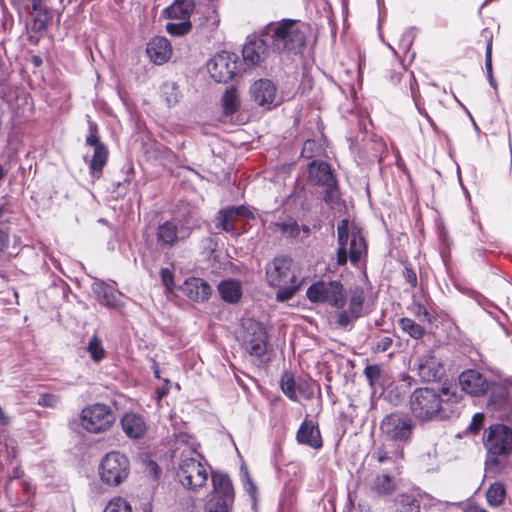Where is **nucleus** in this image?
I'll return each instance as SVG.
<instances>
[{
  "label": "nucleus",
  "mask_w": 512,
  "mask_h": 512,
  "mask_svg": "<svg viewBox=\"0 0 512 512\" xmlns=\"http://www.w3.org/2000/svg\"><path fill=\"white\" fill-rule=\"evenodd\" d=\"M307 298L313 303H328L339 309L336 313V323L342 327H348L353 321L362 316L365 293L361 287L352 289L348 296V308L344 309L347 294L343 285L336 280L317 281L306 291Z\"/></svg>",
  "instance_id": "obj_1"
},
{
  "label": "nucleus",
  "mask_w": 512,
  "mask_h": 512,
  "mask_svg": "<svg viewBox=\"0 0 512 512\" xmlns=\"http://www.w3.org/2000/svg\"><path fill=\"white\" fill-rule=\"evenodd\" d=\"M415 423L406 413L393 412L380 423L383 443L372 452V458L379 464H395L404 456V447L411 442Z\"/></svg>",
  "instance_id": "obj_2"
},
{
  "label": "nucleus",
  "mask_w": 512,
  "mask_h": 512,
  "mask_svg": "<svg viewBox=\"0 0 512 512\" xmlns=\"http://www.w3.org/2000/svg\"><path fill=\"white\" fill-rule=\"evenodd\" d=\"M483 444L487 451L486 472L494 476L506 474L512 467V429L503 424L491 425L484 433Z\"/></svg>",
  "instance_id": "obj_3"
},
{
  "label": "nucleus",
  "mask_w": 512,
  "mask_h": 512,
  "mask_svg": "<svg viewBox=\"0 0 512 512\" xmlns=\"http://www.w3.org/2000/svg\"><path fill=\"white\" fill-rule=\"evenodd\" d=\"M338 244L337 263L345 265L348 258L353 264H357L366 254L367 246L358 226L350 225L348 219H342L337 226Z\"/></svg>",
  "instance_id": "obj_4"
},
{
  "label": "nucleus",
  "mask_w": 512,
  "mask_h": 512,
  "mask_svg": "<svg viewBox=\"0 0 512 512\" xmlns=\"http://www.w3.org/2000/svg\"><path fill=\"white\" fill-rule=\"evenodd\" d=\"M265 33L271 37L274 48L279 52L297 53L306 42L302 24L291 19L283 20L280 23H270L266 26Z\"/></svg>",
  "instance_id": "obj_5"
},
{
  "label": "nucleus",
  "mask_w": 512,
  "mask_h": 512,
  "mask_svg": "<svg viewBox=\"0 0 512 512\" xmlns=\"http://www.w3.org/2000/svg\"><path fill=\"white\" fill-rule=\"evenodd\" d=\"M410 409L420 422L446 417L441 395L431 388H418L410 396Z\"/></svg>",
  "instance_id": "obj_6"
},
{
  "label": "nucleus",
  "mask_w": 512,
  "mask_h": 512,
  "mask_svg": "<svg viewBox=\"0 0 512 512\" xmlns=\"http://www.w3.org/2000/svg\"><path fill=\"white\" fill-rule=\"evenodd\" d=\"M202 457L195 450L183 452L178 464L177 477L183 487L196 491L205 486L208 471Z\"/></svg>",
  "instance_id": "obj_7"
},
{
  "label": "nucleus",
  "mask_w": 512,
  "mask_h": 512,
  "mask_svg": "<svg viewBox=\"0 0 512 512\" xmlns=\"http://www.w3.org/2000/svg\"><path fill=\"white\" fill-rule=\"evenodd\" d=\"M130 473L129 459L118 451L107 453L101 460L99 475L103 483L117 487L123 483Z\"/></svg>",
  "instance_id": "obj_8"
},
{
  "label": "nucleus",
  "mask_w": 512,
  "mask_h": 512,
  "mask_svg": "<svg viewBox=\"0 0 512 512\" xmlns=\"http://www.w3.org/2000/svg\"><path fill=\"white\" fill-rule=\"evenodd\" d=\"M309 182L324 188L323 200L330 207H335L340 201V192L330 166L326 162L312 161L309 164Z\"/></svg>",
  "instance_id": "obj_9"
},
{
  "label": "nucleus",
  "mask_w": 512,
  "mask_h": 512,
  "mask_svg": "<svg viewBox=\"0 0 512 512\" xmlns=\"http://www.w3.org/2000/svg\"><path fill=\"white\" fill-rule=\"evenodd\" d=\"M114 422L115 415L106 404L90 405L81 412V426L91 433L105 432Z\"/></svg>",
  "instance_id": "obj_10"
},
{
  "label": "nucleus",
  "mask_w": 512,
  "mask_h": 512,
  "mask_svg": "<svg viewBox=\"0 0 512 512\" xmlns=\"http://www.w3.org/2000/svg\"><path fill=\"white\" fill-rule=\"evenodd\" d=\"M191 227L181 219L167 220L158 225L156 231L157 243L162 248H171L179 241L188 239Z\"/></svg>",
  "instance_id": "obj_11"
},
{
  "label": "nucleus",
  "mask_w": 512,
  "mask_h": 512,
  "mask_svg": "<svg viewBox=\"0 0 512 512\" xmlns=\"http://www.w3.org/2000/svg\"><path fill=\"white\" fill-rule=\"evenodd\" d=\"M243 332L241 338L245 350L251 355L262 356L267 349V334L261 323L246 319L242 323Z\"/></svg>",
  "instance_id": "obj_12"
},
{
  "label": "nucleus",
  "mask_w": 512,
  "mask_h": 512,
  "mask_svg": "<svg viewBox=\"0 0 512 512\" xmlns=\"http://www.w3.org/2000/svg\"><path fill=\"white\" fill-rule=\"evenodd\" d=\"M207 69L215 81L227 82L231 80L237 72V57L233 53L222 51L209 60Z\"/></svg>",
  "instance_id": "obj_13"
},
{
  "label": "nucleus",
  "mask_w": 512,
  "mask_h": 512,
  "mask_svg": "<svg viewBox=\"0 0 512 512\" xmlns=\"http://www.w3.org/2000/svg\"><path fill=\"white\" fill-rule=\"evenodd\" d=\"M266 279L270 286L282 287L293 284L296 276L292 270V260L288 257H276L266 266Z\"/></svg>",
  "instance_id": "obj_14"
},
{
  "label": "nucleus",
  "mask_w": 512,
  "mask_h": 512,
  "mask_svg": "<svg viewBox=\"0 0 512 512\" xmlns=\"http://www.w3.org/2000/svg\"><path fill=\"white\" fill-rule=\"evenodd\" d=\"M90 134L86 138V144L94 148L91 160L88 162L90 174L93 178L99 179L102 170L108 161L109 152L104 143H102L97 135V125L89 122Z\"/></svg>",
  "instance_id": "obj_15"
},
{
  "label": "nucleus",
  "mask_w": 512,
  "mask_h": 512,
  "mask_svg": "<svg viewBox=\"0 0 512 512\" xmlns=\"http://www.w3.org/2000/svg\"><path fill=\"white\" fill-rule=\"evenodd\" d=\"M250 210L244 206L238 207H227L217 212L214 223L215 227L221 231L230 233L231 235H237L238 231L236 224L241 217L250 216Z\"/></svg>",
  "instance_id": "obj_16"
},
{
  "label": "nucleus",
  "mask_w": 512,
  "mask_h": 512,
  "mask_svg": "<svg viewBox=\"0 0 512 512\" xmlns=\"http://www.w3.org/2000/svg\"><path fill=\"white\" fill-rule=\"evenodd\" d=\"M253 100L261 107L271 109L279 104L277 88L269 79H259L250 87Z\"/></svg>",
  "instance_id": "obj_17"
},
{
  "label": "nucleus",
  "mask_w": 512,
  "mask_h": 512,
  "mask_svg": "<svg viewBox=\"0 0 512 512\" xmlns=\"http://www.w3.org/2000/svg\"><path fill=\"white\" fill-rule=\"evenodd\" d=\"M212 485L213 492L210 500H215L223 507L232 508L234 489L229 476L224 473H213Z\"/></svg>",
  "instance_id": "obj_18"
},
{
  "label": "nucleus",
  "mask_w": 512,
  "mask_h": 512,
  "mask_svg": "<svg viewBox=\"0 0 512 512\" xmlns=\"http://www.w3.org/2000/svg\"><path fill=\"white\" fill-rule=\"evenodd\" d=\"M461 389L471 396H480L489 391L490 382L477 370H466L459 376Z\"/></svg>",
  "instance_id": "obj_19"
},
{
  "label": "nucleus",
  "mask_w": 512,
  "mask_h": 512,
  "mask_svg": "<svg viewBox=\"0 0 512 512\" xmlns=\"http://www.w3.org/2000/svg\"><path fill=\"white\" fill-rule=\"evenodd\" d=\"M268 44L260 38L249 40L243 47L242 55L247 65L256 66L263 63L269 56Z\"/></svg>",
  "instance_id": "obj_20"
},
{
  "label": "nucleus",
  "mask_w": 512,
  "mask_h": 512,
  "mask_svg": "<svg viewBox=\"0 0 512 512\" xmlns=\"http://www.w3.org/2000/svg\"><path fill=\"white\" fill-rule=\"evenodd\" d=\"M418 374L423 381L438 380L443 375V367L439 360L430 354L423 355L417 360Z\"/></svg>",
  "instance_id": "obj_21"
},
{
  "label": "nucleus",
  "mask_w": 512,
  "mask_h": 512,
  "mask_svg": "<svg viewBox=\"0 0 512 512\" xmlns=\"http://www.w3.org/2000/svg\"><path fill=\"white\" fill-rule=\"evenodd\" d=\"M121 427L130 439H140L147 431V424L143 416L136 413H125L121 419Z\"/></svg>",
  "instance_id": "obj_22"
},
{
  "label": "nucleus",
  "mask_w": 512,
  "mask_h": 512,
  "mask_svg": "<svg viewBox=\"0 0 512 512\" xmlns=\"http://www.w3.org/2000/svg\"><path fill=\"white\" fill-rule=\"evenodd\" d=\"M182 289L184 294L195 302L208 300L212 292L210 285L201 278L187 279Z\"/></svg>",
  "instance_id": "obj_23"
},
{
  "label": "nucleus",
  "mask_w": 512,
  "mask_h": 512,
  "mask_svg": "<svg viewBox=\"0 0 512 512\" xmlns=\"http://www.w3.org/2000/svg\"><path fill=\"white\" fill-rule=\"evenodd\" d=\"M147 53L154 63L162 64L170 59L172 47L165 37H155L148 43Z\"/></svg>",
  "instance_id": "obj_24"
},
{
  "label": "nucleus",
  "mask_w": 512,
  "mask_h": 512,
  "mask_svg": "<svg viewBox=\"0 0 512 512\" xmlns=\"http://www.w3.org/2000/svg\"><path fill=\"white\" fill-rule=\"evenodd\" d=\"M297 440L301 444L308 445L314 449L322 447V438L318 426L312 421L305 420L297 432Z\"/></svg>",
  "instance_id": "obj_25"
},
{
  "label": "nucleus",
  "mask_w": 512,
  "mask_h": 512,
  "mask_svg": "<svg viewBox=\"0 0 512 512\" xmlns=\"http://www.w3.org/2000/svg\"><path fill=\"white\" fill-rule=\"evenodd\" d=\"M31 8L32 30L35 32L45 31L52 19L51 11L41 0H32Z\"/></svg>",
  "instance_id": "obj_26"
},
{
  "label": "nucleus",
  "mask_w": 512,
  "mask_h": 512,
  "mask_svg": "<svg viewBox=\"0 0 512 512\" xmlns=\"http://www.w3.org/2000/svg\"><path fill=\"white\" fill-rule=\"evenodd\" d=\"M93 290L97 294L98 301L109 308H116L120 305L121 294L115 290L111 285L105 282H96L93 285Z\"/></svg>",
  "instance_id": "obj_27"
},
{
  "label": "nucleus",
  "mask_w": 512,
  "mask_h": 512,
  "mask_svg": "<svg viewBox=\"0 0 512 512\" xmlns=\"http://www.w3.org/2000/svg\"><path fill=\"white\" fill-rule=\"evenodd\" d=\"M194 10L193 0H175L169 7L165 9L168 18L178 20H189Z\"/></svg>",
  "instance_id": "obj_28"
},
{
  "label": "nucleus",
  "mask_w": 512,
  "mask_h": 512,
  "mask_svg": "<svg viewBox=\"0 0 512 512\" xmlns=\"http://www.w3.org/2000/svg\"><path fill=\"white\" fill-rule=\"evenodd\" d=\"M221 298L231 304L237 303L242 296V287L237 280H224L218 285Z\"/></svg>",
  "instance_id": "obj_29"
},
{
  "label": "nucleus",
  "mask_w": 512,
  "mask_h": 512,
  "mask_svg": "<svg viewBox=\"0 0 512 512\" xmlns=\"http://www.w3.org/2000/svg\"><path fill=\"white\" fill-rule=\"evenodd\" d=\"M506 499V488L501 482L492 483L486 491V500L493 508L500 507Z\"/></svg>",
  "instance_id": "obj_30"
},
{
  "label": "nucleus",
  "mask_w": 512,
  "mask_h": 512,
  "mask_svg": "<svg viewBox=\"0 0 512 512\" xmlns=\"http://www.w3.org/2000/svg\"><path fill=\"white\" fill-rule=\"evenodd\" d=\"M394 481L389 475H379L375 477L372 483V490L378 495L390 494L394 491Z\"/></svg>",
  "instance_id": "obj_31"
},
{
  "label": "nucleus",
  "mask_w": 512,
  "mask_h": 512,
  "mask_svg": "<svg viewBox=\"0 0 512 512\" xmlns=\"http://www.w3.org/2000/svg\"><path fill=\"white\" fill-rule=\"evenodd\" d=\"M222 107L226 115L234 114L239 108V99L235 88L225 91L222 96Z\"/></svg>",
  "instance_id": "obj_32"
},
{
  "label": "nucleus",
  "mask_w": 512,
  "mask_h": 512,
  "mask_svg": "<svg viewBox=\"0 0 512 512\" xmlns=\"http://www.w3.org/2000/svg\"><path fill=\"white\" fill-rule=\"evenodd\" d=\"M399 325L403 332L409 334L414 339H420L424 335V328L410 318H401Z\"/></svg>",
  "instance_id": "obj_33"
},
{
  "label": "nucleus",
  "mask_w": 512,
  "mask_h": 512,
  "mask_svg": "<svg viewBox=\"0 0 512 512\" xmlns=\"http://www.w3.org/2000/svg\"><path fill=\"white\" fill-rule=\"evenodd\" d=\"M491 395L488 401V405L499 409L506 401L507 391L504 387L490 383Z\"/></svg>",
  "instance_id": "obj_34"
},
{
  "label": "nucleus",
  "mask_w": 512,
  "mask_h": 512,
  "mask_svg": "<svg viewBox=\"0 0 512 512\" xmlns=\"http://www.w3.org/2000/svg\"><path fill=\"white\" fill-rule=\"evenodd\" d=\"M281 389L283 393L293 401L297 400L295 391V380L290 373H284L281 379Z\"/></svg>",
  "instance_id": "obj_35"
},
{
  "label": "nucleus",
  "mask_w": 512,
  "mask_h": 512,
  "mask_svg": "<svg viewBox=\"0 0 512 512\" xmlns=\"http://www.w3.org/2000/svg\"><path fill=\"white\" fill-rule=\"evenodd\" d=\"M191 27L192 25L190 20H180L178 23H168L166 25V30L170 35L182 36L189 33Z\"/></svg>",
  "instance_id": "obj_36"
},
{
  "label": "nucleus",
  "mask_w": 512,
  "mask_h": 512,
  "mask_svg": "<svg viewBox=\"0 0 512 512\" xmlns=\"http://www.w3.org/2000/svg\"><path fill=\"white\" fill-rule=\"evenodd\" d=\"M87 349L91 358L96 362H99L105 356V351L102 347L101 341L96 335H93L90 339Z\"/></svg>",
  "instance_id": "obj_37"
},
{
  "label": "nucleus",
  "mask_w": 512,
  "mask_h": 512,
  "mask_svg": "<svg viewBox=\"0 0 512 512\" xmlns=\"http://www.w3.org/2000/svg\"><path fill=\"white\" fill-rule=\"evenodd\" d=\"M103 512H132V509L124 498L116 497L109 501Z\"/></svg>",
  "instance_id": "obj_38"
},
{
  "label": "nucleus",
  "mask_w": 512,
  "mask_h": 512,
  "mask_svg": "<svg viewBox=\"0 0 512 512\" xmlns=\"http://www.w3.org/2000/svg\"><path fill=\"white\" fill-rule=\"evenodd\" d=\"M420 506L418 501L409 495H402L397 512H419Z\"/></svg>",
  "instance_id": "obj_39"
},
{
  "label": "nucleus",
  "mask_w": 512,
  "mask_h": 512,
  "mask_svg": "<svg viewBox=\"0 0 512 512\" xmlns=\"http://www.w3.org/2000/svg\"><path fill=\"white\" fill-rule=\"evenodd\" d=\"M163 95L165 96V100L169 106L175 105L179 101L180 97L178 86L174 82L164 84Z\"/></svg>",
  "instance_id": "obj_40"
},
{
  "label": "nucleus",
  "mask_w": 512,
  "mask_h": 512,
  "mask_svg": "<svg viewBox=\"0 0 512 512\" xmlns=\"http://www.w3.org/2000/svg\"><path fill=\"white\" fill-rule=\"evenodd\" d=\"M278 288L279 290L276 293V299L279 302H284L291 299L298 290V286L295 283Z\"/></svg>",
  "instance_id": "obj_41"
},
{
  "label": "nucleus",
  "mask_w": 512,
  "mask_h": 512,
  "mask_svg": "<svg viewBox=\"0 0 512 512\" xmlns=\"http://www.w3.org/2000/svg\"><path fill=\"white\" fill-rule=\"evenodd\" d=\"M381 368L379 365H368L364 369V374L369 382V385L373 388L378 383L380 378Z\"/></svg>",
  "instance_id": "obj_42"
},
{
  "label": "nucleus",
  "mask_w": 512,
  "mask_h": 512,
  "mask_svg": "<svg viewBox=\"0 0 512 512\" xmlns=\"http://www.w3.org/2000/svg\"><path fill=\"white\" fill-rule=\"evenodd\" d=\"M485 68L487 71V76L489 82L492 86H495L493 76H492V39H490L486 46L485 51Z\"/></svg>",
  "instance_id": "obj_43"
},
{
  "label": "nucleus",
  "mask_w": 512,
  "mask_h": 512,
  "mask_svg": "<svg viewBox=\"0 0 512 512\" xmlns=\"http://www.w3.org/2000/svg\"><path fill=\"white\" fill-rule=\"evenodd\" d=\"M161 280L163 285L166 287L168 291H172L174 287V281H173V273L168 268L161 269Z\"/></svg>",
  "instance_id": "obj_44"
},
{
  "label": "nucleus",
  "mask_w": 512,
  "mask_h": 512,
  "mask_svg": "<svg viewBox=\"0 0 512 512\" xmlns=\"http://www.w3.org/2000/svg\"><path fill=\"white\" fill-rule=\"evenodd\" d=\"M393 344V339L389 336L382 337L378 343L376 344L374 351L375 352H386L390 349Z\"/></svg>",
  "instance_id": "obj_45"
},
{
  "label": "nucleus",
  "mask_w": 512,
  "mask_h": 512,
  "mask_svg": "<svg viewBox=\"0 0 512 512\" xmlns=\"http://www.w3.org/2000/svg\"><path fill=\"white\" fill-rule=\"evenodd\" d=\"M57 402L58 398L52 394H44L38 400V404L44 407H53Z\"/></svg>",
  "instance_id": "obj_46"
},
{
  "label": "nucleus",
  "mask_w": 512,
  "mask_h": 512,
  "mask_svg": "<svg viewBox=\"0 0 512 512\" xmlns=\"http://www.w3.org/2000/svg\"><path fill=\"white\" fill-rule=\"evenodd\" d=\"M281 230L283 233L288 234L291 237L297 236L299 233L298 225L296 222L281 224Z\"/></svg>",
  "instance_id": "obj_47"
},
{
  "label": "nucleus",
  "mask_w": 512,
  "mask_h": 512,
  "mask_svg": "<svg viewBox=\"0 0 512 512\" xmlns=\"http://www.w3.org/2000/svg\"><path fill=\"white\" fill-rule=\"evenodd\" d=\"M231 508L223 507L215 500H209L206 504V512H230Z\"/></svg>",
  "instance_id": "obj_48"
},
{
  "label": "nucleus",
  "mask_w": 512,
  "mask_h": 512,
  "mask_svg": "<svg viewBox=\"0 0 512 512\" xmlns=\"http://www.w3.org/2000/svg\"><path fill=\"white\" fill-rule=\"evenodd\" d=\"M415 315L418 317L420 321H431L430 313L423 305L419 304L415 306Z\"/></svg>",
  "instance_id": "obj_49"
},
{
  "label": "nucleus",
  "mask_w": 512,
  "mask_h": 512,
  "mask_svg": "<svg viewBox=\"0 0 512 512\" xmlns=\"http://www.w3.org/2000/svg\"><path fill=\"white\" fill-rule=\"evenodd\" d=\"M483 421H484V415L481 414V413H477L473 416V419H472V422L470 424V430L471 431H474V432H477L482 424H483Z\"/></svg>",
  "instance_id": "obj_50"
},
{
  "label": "nucleus",
  "mask_w": 512,
  "mask_h": 512,
  "mask_svg": "<svg viewBox=\"0 0 512 512\" xmlns=\"http://www.w3.org/2000/svg\"><path fill=\"white\" fill-rule=\"evenodd\" d=\"M404 276L406 278V281L413 287L417 285V277L413 270L409 268H405L404 270Z\"/></svg>",
  "instance_id": "obj_51"
},
{
  "label": "nucleus",
  "mask_w": 512,
  "mask_h": 512,
  "mask_svg": "<svg viewBox=\"0 0 512 512\" xmlns=\"http://www.w3.org/2000/svg\"><path fill=\"white\" fill-rule=\"evenodd\" d=\"M9 245L8 233L0 227V251H4Z\"/></svg>",
  "instance_id": "obj_52"
},
{
  "label": "nucleus",
  "mask_w": 512,
  "mask_h": 512,
  "mask_svg": "<svg viewBox=\"0 0 512 512\" xmlns=\"http://www.w3.org/2000/svg\"><path fill=\"white\" fill-rule=\"evenodd\" d=\"M245 490L250 494V496L253 499H255L256 485L253 483L249 476H246Z\"/></svg>",
  "instance_id": "obj_53"
},
{
  "label": "nucleus",
  "mask_w": 512,
  "mask_h": 512,
  "mask_svg": "<svg viewBox=\"0 0 512 512\" xmlns=\"http://www.w3.org/2000/svg\"><path fill=\"white\" fill-rule=\"evenodd\" d=\"M313 146H315V142L313 140L305 141L302 149V155L304 157H311L309 152L312 151Z\"/></svg>",
  "instance_id": "obj_54"
},
{
  "label": "nucleus",
  "mask_w": 512,
  "mask_h": 512,
  "mask_svg": "<svg viewBox=\"0 0 512 512\" xmlns=\"http://www.w3.org/2000/svg\"><path fill=\"white\" fill-rule=\"evenodd\" d=\"M464 512H488V511L477 504L470 503L465 506Z\"/></svg>",
  "instance_id": "obj_55"
},
{
  "label": "nucleus",
  "mask_w": 512,
  "mask_h": 512,
  "mask_svg": "<svg viewBox=\"0 0 512 512\" xmlns=\"http://www.w3.org/2000/svg\"><path fill=\"white\" fill-rule=\"evenodd\" d=\"M6 174H7V171L5 170L3 165L0 164V182L5 178Z\"/></svg>",
  "instance_id": "obj_56"
},
{
  "label": "nucleus",
  "mask_w": 512,
  "mask_h": 512,
  "mask_svg": "<svg viewBox=\"0 0 512 512\" xmlns=\"http://www.w3.org/2000/svg\"><path fill=\"white\" fill-rule=\"evenodd\" d=\"M425 117L427 118L429 123L432 125V127L435 129L436 125H435L434 121L432 120V118L427 113H425Z\"/></svg>",
  "instance_id": "obj_57"
},
{
  "label": "nucleus",
  "mask_w": 512,
  "mask_h": 512,
  "mask_svg": "<svg viewBox=\"0 0 512 512\" xmlns=\"http://www.w3.org/2000/svg\"><path fill=\"white\" fill-rule=\"evenodd\" d=\"M5 212V206H0V217L4 214Z\"/></svg>",
  "instance_id": "obj_58"
},
{
  "label": "nucleus",
  "mask_w": 512,
  "mask_h": 512,
  "mask_svg": "<svg viewBox=\"0 0 512 512\" xmlns=\"http://www.w3.org/2000/svg\"><path fill=\"white\" fill-rule=\"evenodd\" d=\"M34 62H35V64H37V65H38V64L41 62V60H40V58H39V57H35V58H34Z\"/></svg>",
  "instance_id": "obj_59"
}]
</instances>
